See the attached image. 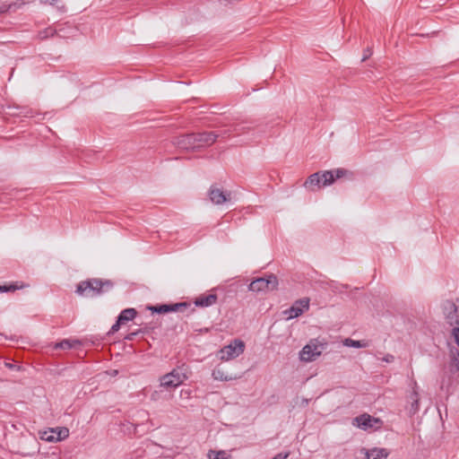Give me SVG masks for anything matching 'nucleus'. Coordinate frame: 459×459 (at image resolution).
I'll return each mask as SVG.
<instances>
[{"instance_id":"2eb2a0df","label":"nucleus","mask_w":459,"mask_h":459,"mask_svg":"<svg viewBox=\"0 0 459 459\" xmlns=\"http://www.w3.org/2000/svg\"><path fill=\"white\" fill-rule=\"evenodd\" d=\"M217 299V295L211 293L206 296H200L199 298L195 299V305L196 307H207L215 304Z\"/></svg>"},{"instance_id":"f704fd0d","label":"nucleus","mask_w":459,"mask_h":459,"mask_svg":"<svg viewBox=\"0 0 459 459\" xmlns=\"http://www.w3.org/2000/svg\"><path fill=\"white\" fill-rule=\"evenodd\" d=\"M244 129H245V127H242L241 129H238V128L236 127L235 131H239V130H244Z\"/></svg>"},{"instance_id":"412c9836","label":"nucleus","mask_w":459,"mask_h":459,"mask_svg":"<svg viewBox=\"0 0 459 459\" xmlns=\"http://www.w3.org/2000/svg\"><path fill=\"white\" fill-rule=\"evenodd\" d=\"M343 343H344V345H346L348 347H352V348H366L368 346V342L366 340L357 341V340H352L351 338L345 339Z\"/></svg>"},{"instance_id":"f8f14e48","label":"nucleus","mask_w":459,"mask_h":459,"mask_svg":"<svg viewBox=\"0 0 459 459\" xmlns=\"http://www.w3.org/2000/svg\"><path fill=\"white\" fill-rule=\"evenodd\" d=\"M443 309L446 317L451 325L458 324V319L455 317V313L456 314V309H459V299L456 300V303L451 300H446L443 304Z\"/></svg>"},{"instance_id":"0eeeda50","label":"nucleus","mask_w":459,"mask_h":459,"mask_svg":"<svg viewBox=\"0 0 459 459\" xmlns=\"http://www.w3.org/2000/svg\"><path fill=\"white\" fill-rule=\"evenodd\" d=\"M309 301L308 298L299 299L296 300L290 308L285 309L282 313L288 320L299 317L305 311L309 309Z\"/></svg>"},{"instance_id":"6ab92c4d","label":"nucleus","mask_w":459,"mask_h":459,"mask_svg":"<svg viewBox=\"0 0 459 459\" xmlns=\"http://www.w3.org/2000/svg\"><path fill=\"white\" fill-rule=\"evenodd\" d=\"M61 31V30H56L51 26L42 30H39L36 36V39H38L39 40H45L48 38H52L56 35H59V32Z\"/></svg>"},{"instance_id":"b1692460","label":"nucleus","mask_w":459,"mask_h":459,"mask_svg":"<svg viewBox=\"0 0 459 459\" xmlns=\"http://www.w3.org/2000/svg\"><path fill=\"white\" fill-rule=\"evenodd\" d=\"M173 307H175L174 312L183 311V309L188 308L190 307V304L188 302H178L174 303Z\"/></svg>"},{"instance_id":"a878e982","label":"nucleus","mask_w":459,"mask_h":459,"mask_svg":"<svg viewBox=\"0 0 459 459\" xmlns=\"http://www.w3.org/2000/svg\"><path fill=\"white\" fill-rule=\"evenodd\" d=\"M453 335L455 337V341L456 344L459 346V326L455 327L453 329Z\"/></svg>"},{"instance_id":"2f4dec72","label":"nucleus","mask_w":459,"mask_h":459,"mask_svg":"<svg viewBox=\"0 0 459 459\" xmlns=\"http://www.w3.org/2000/svg\"><path fill=\"white\" fill-rule=\"evenodd\" d=\"M394 359V357L392 355H388L386 358H385L384 359L386 361V362H390L392 361Z\"/></svg>"},{"instance_id":"aec40b11","label":"nucleus","mask_w":459,"mask_h":459,"mask_svg":"<svg viewBox=\"0 0 459 459\" xmlns=\"http://www.w3.org/2000/svg\"><path fill=\"white\" fill-rule=\"evenodd\" d=\"M149 309L152 313L165 314V313H169V312H174L175 307H173V304H162V305L149 307Z\"/></svg>"},{"instance_id":"39448f33","label":"nucleus","mask_w":459,"mask_h":459,"mask_svg":"<svg viewBox=\"0 0 459 459\" xmlns=\"http://www.w3.org/2000/svg\"><path fill=\"white\" fill-rule=\"evenodd\" d=\"M277 286V277L273 274H270L267 277H260L252 281L248 286V290L253 292H263L276 290Z\"/></svg>"},{"instance_id":"c9c22d12","label":"nucleus","mask_w":459,"mask_h":459,"mask_svg":"<svg viewBox=\"0 0 459 459\" xmlns=\"http://www.w3.org/2000/svg\"><path fill=\"white\" fill-rule=\"evenodd\" d=\"M455 368H456V369L459 368L458 363H455Z\"/></svg>"},{"instance_id":"9d476101","label":"nucleus","mask_w":459,"mask_h":459,"mask_svg":"<svg viewBox=\"0 0 459 459\" xmlns=\"http://www.w3.org/2000/svg\"><path fill=\"white\" fill-rule=\"evenodd\" d=\"M318 347V341L316 339L311 340L308 344L302 348L299 353L300 359L307 362L315 360L322 353Z\"/></svg>"},{"instance_id":"dca6fc26","label":"nucleus","mask_w":459,"mask_h":459,"mask_svg":"<svg viewBox=\"0 0 459 459\" xmlns=\"http://www.w3.org/2000/svg\"><path fill=\"white\" fill-rule=\"evenodd\" d=\"M410 407L408 409L410 416L416 414L420 409V396L416 390H413L409 395Z\"/></svg>"},{"instance_id":"1a4fd4ad","label":"nucleus","mask_w":459,"mask_h":459,"mask_svg":"<svg viewBox=\"0 0 459 459\" xmlns=\"http://www.w3.org/2000/svg\"><path fill=\"white\" fill-rule=\"evenodd\" d=\"M354 421L359 428L364 430H368L369 429H378L383 424V421L380 419L372 417L368 413L357 416L354 419Z\"/></svg>"},{"instance_id":"c756f323","label":"nucleus","mask_w":459,"mask_h":459,"mask_svg":"<svg viewBox=\"0 0 459 459\" xmlns=\"http://www.w3.org/2000/svg\"><path fill=\"white\" fill-rule=\"evenodd\" d=\"M138 332H134V333H131L129 334H127L125 339L126 340H128V341H132L134 340V336L137 335Z\"/></svg>"},{"instance_id":"4be33fe9","label":"nucleus","mask_w":459,"mask_h":459,"mask_svg":"<svg viewBox=\"0 0 459 459\" xmlns=\"http://www.w3.org/2000/svg\"><path fill=\"white\" fill-rule=\"evenodd\" d=\"M78 344H80V342L77 340L71 341L68 339H65V340L61 341L60 342H57L55 345V348L56 349H63V350H70Z\"/></svg>"},{"instance_id":"423d86ee","label":"nucleus","mask_w":459,"mask_h":459,"mask_svg":"<svg viewBox=\"0 0 459 459\" xmlns=\"http://www.w3.org/2000/svg\"><path fill=\"white\" fill-rule=\"evenodd\" d=\"M245 350V342L242 340L235 339L229 345L224 346L219 351L221 360H230L241 355Z\"/></svg>"},{"instance_id":"4468645a","label":"nucleus","mask_w":459,"mask_h":459,"mask_svg":"<svg viewBox=\"0 0 459 459\" xmlns=\"http://www.w3.org/2000/svg\"><path fill=\"white\" fill-rule=\"evenodd\" d=\"M367 459H386L389 452L385 448L374 447L372 449H364Z\"/></svg>"},{"instance_id":"473e14b6","label":"nucleus","mask_w":459,"mask_h":459,"mask_svg":"<svg viewBox=\"0 0 459 459\" xmlns=\"http://www.w3.org/2000/svg\"><path fill=\"white\" fill-rule=\"evenodd\" d=\"M455 317L458 319V324H455V325H459V309H456V314L455 313Z\"/></svg>"},{"instance_id":"72a5a7b5","label":"nucleus","mask_w":459,"mask_h":459,"mask_svg":"<svg viewBox=\"0 0 459 459\" xmlns=\"http://www.w3.org/2000/svg\"><path fill=\"white\" fill-rule=\"evenodd\" d=\"M5 366H6V367H8V368H13V364H11V363H5Z\"/></svg>"},{"instance_id":"6e6552de","label":"nucleus","mask_w":459,"mask_h":459,"mask_svg":"<svg viewBox=\"0 0 459 459\" xmlns=\"http://www.w3.org/2000/svg\"><path fill=\"white\" fill-rule=\"evenodd\" d=\"M207 195L209 200L216 205H221L231 200V193L224 191L215 184L210 186Z\"/></svg>"},{"instance_id":"7c9ffc66","label":"nucleus","mask_w":459,"mask_h":459,"mask_svg":"<svg viewBox=\"0 0 459 459\" xmlns=\"http://www.w3.org/2000/svg\"><path fill=\"white\" fill-rule=\"evenodd\" d=\"M224 455H225V452L220 451V452L217 453V456L215 458H213V459H226L224 457Z\"/></svg>"},{"instance_id":"a211bd4d","label":"nucleus","mask_w":459,"mask_h":459,"mask_svg":"<svg viewBox=\"0 0 459 459\" xmlns=\"http://www.w3.org/2000/svg\"><path fill=\"white\" fill-rule=\"evenodd\" d=\"M30 285L23 281H14L9 285H0V292H13L18 290L28 288Z\"/></svg>"},{"instance_id":"f257e3e1","label":"nucleus","mask_w":459,"mask_h":459,"mask_svg":"<svg viewBox=\"0 0 459 459\" xmlns=\"http://www.w3.org/2000/svg\"><path fill=\"white\" fill-rule=\"evenodd\" d=\"M220 134L213 132L188 134L178 137L175 143L181 149L195 151L211 146L216 142Z\"/></svg>"},{"instance_id":"f03ea898","label":"nucleus","mask_w":459,"mask_h":459,"mask_svg":"<svg viewBox=\"0 0 459 459\" xmlns=\"http://www.w3.org/2000/svg\"><path fill=\"white\" fill-rule=\"evenodd\" d=\"M347 170L344 169H337L336 170L317 171L311 174L304 182L303 186L309 191H316L321 187L332 185L335 179L342 178L346 175Z\"/></svg>"},{"instance_id":"bb28decb","label":"nucleus","mask_w":459,"mask_h":459,"mask_svg":"<svg viewBox=\"0 0 459 459\" xmlns=\"http://www.w3.org/2000/svg\"><path fill=\"white\" fill-rule=\"evenodd\" d=\"M41 4H50V5H56L59 0H39Z\"/></svg>"},{"instance_id":"393cba45","label":"nucleus","mask_w":459,"mask_h":459,"mask_svg":"<svg viewBox=\"0 0 459 459\" xmlns=\"http://www.w3.org/2000/svg\"><path fill=\"white\" fill-rule=\"evenodd\" d=\"M7 13L6 1L0 0V15Z\"/></svg>"},{"instance_id":"cd10ccee","label":"nucleus","mask_w":459,"mask_h":459,"mask_svg":"<svg viewBox=\"0 0 459 459\" xmlns=\"http://www.w3.org/2000/svg\"><path fill=\"white\" fill-rule=\"evenodd\" d=\"M289 456V453H279L275 455L273 459H286Z\"/></svg>"},{"instance_id":"f3484780","label":"nucleus","mask_w":459,"mask_h":459,"mask_svg":"<svg viewBox=\"0 0 459 459\" xmlns=\"http://www.w3.org/2000/svg\"><path fill=\"white\" fill-rule=\"evenodd\" d=\"M30 0H14L11 3L6 2L7 13H13L23 8L26 4H30Z\"/></svg>"},{"instance_id":"c85d7f7f","label":"nucleus","mask_w":459,"mask_h":459,"mask_svg":"<svg viewBox=\"0 0 459 459\" xmlns=\"http://www.w3.org/2000/svg\"><path fill=\"white\" fill-rule=\"evenodd\" d=\"M371 55H372V50L369 49V48L366 49L365 53H364V56H363V58H362V61L367 60Z\"/></svg>"},{"instance_id":"20e7f679","label":"nucleus","mask_w":459,"mask_h":459,"mask_svg":"<svg viewBox=\"0 0 459 459\" xmlns=\"http://www.w3.org/2000/svg\"><path fill=\"white\" fill-rule=\"evenodd\" d=\"M188 377V367L186 364H182L160 377V387L168 391L173 390L181 385Z\"/></svg>"},{"instance_id":"7ed1b4c3","label":"nucleus","mask_w":459,"mask_h":459,"mask_svg":"<svg viewBox=\"0 0 459 459\" xmlns=\"http://www.w3.org/2000/svg\"><path fill=\"white\" fill-rule=\"evenodd\" d=\"M114 287V282L110 280H101L91 278L81 281L76 288V292L87 298L100 296L109 291Z\"/></svg>"},{"instance_id":"5701e85b","label":"nucleus","mask_w":459,"mask_h":459,"mask_svg":"<svg viewBox=\"0 0 459 459\" xmlns=\"http://www.w3.org/2000/svg\"><path fill=\"white\" fill-rule=\"evenodd\" d=\"M212 377L215 380H221V381H229L231 379V377H225L224 373L221 370H213Z\"/></svg>"},{"instance_id":"ddd939ff","label":"nucleus","mask_w":459,"mask_h":459,"mask_svg":"<svg viewBox=\"0 0 459 459\" xmlns=\"http://www.w3.org/2000/svg\"><path fill=\"white\" fill-rule=\"evenodd\" d=\"M50 435H48V432H44L42 438L48 442L61 441L68 437L69 430L67 428H57L51 429L49 431Z\"/></svg>"},{"instance_id":"9b49d317","label":"nucleus","mask_w":459,"mask_h":459,"mask_svg":"<svg viewBox=\"0 0 459 459\" xmlns=\"http://www.w3.org/2000/svg\"><path fill=\"white\" fill-rule=\"evenodd\" d=\"M137 316L135 308H126L120 312L117 316V322L111 326L109 333H114L117 332L122 325L132 321Z\"/></svg>"}]
</instances>
